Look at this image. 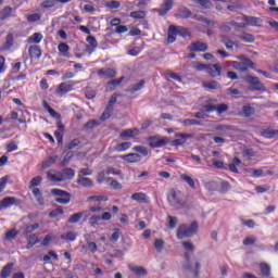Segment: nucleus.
Returning a JSON list of instances; mask_svg holds the SVG:
<instances>
[{"label":"nucleus","mask_w":278,"mask_h":278,"mask_svg":"<svg viewBox=\"0 0 278 278\" xmlns=\"http://www.w3.org/2000/svg\"><path fill=\"white\" fill-rule=\"evenodd\" d=\"M199 231V223L193 222L190 226L182 224L177 229V238L178 240H184V238H190V236H194Z\"/></svg>","instance_id":"obj_1"},{"label":"nucleus","mask_w":278,"mask_h":278,"mask_svg":"<svg viewBox=\"0 0 278 278\" xmlns=\"http://www.w3.org/2000/svg\"><path fill=\"white\" fill-rule=\"evenodd\" d=\"M243 81L245 84H249V89L256 92H266V86L263 85L262 81H260V78L255 76L248 75L243 77Z\"/></svg>","instance_id":"obj_2"},{"label":"nucleus","mask_w":278,"mask_h":278,"mask_svg":"<svg viewBox=\"0 0 278 278\" xmlns=\"http://www.w3.org/2000/svg\"><path fill=\"white\" fill-rule=\"evenodd\" d=\"M51 194L56 197L54 201L55 203H60V205H68V203H71V193L67 191L62 189H52Z\"/></svg>","instance_id":"obj_3"},{"label":"nucleus","mask_w":278,"mask_h":278,"mask_svg":"<svg viewBox=\"0 0 278 278\" xmlns=\"http://www.w3.org/2000/svg\"><path fill=\"white\" fill-rule=\"evenodd\" d=\"M238 60H241V61L231 62V66L235 68V71H241V73H244L253 66V61H251V59L241 56V58H238Z\"/></svg>","instance_id":"obj_4"},{"label":"nucleus","mask_w":278,"mask_h":278,"mask_svg":"<svg viewBox=\"0 0 278 278\" xmlns=\"http://www.w3.org/2000/svg\"><path fill=\"white\" fill-rule=\"evenodd\" d=\"M175 36H186V28H184L182 26L170 25L168 27V33H167L168 45H173V42H175L176 40Z\"/></svg>","instance_id":"obj_5"},{"label":"nucleus","mask_w":278,"mask_h":278,"mask_svg":"<svg viewBox=\"0 0 278 278\" xmlns=\"http://www.w3.org/2000/svg\"><path fill=\"white\" fill-rule=\"evenodd\" d=\"M168 203L172 205V207H177V210L184 207V203H181V200L177 195V191L172 190L169 194L167 195Z\"/></svg>","instance_id":"obj_6"},{"label":"nucleus","mask_w":278,"mask_h":278,"mask_svg":"<svg viewBox=\"0 0 278 278\" xmlns=\"http://www.w3.org/2000/svg\"><path fill=\"white\" fill-rule=\"evenodd\" d=\"M21 201L14 197H5L0 201V211L8 210V207H12V205H20Z\"/></svg>","instance_id":"obj_7"},{"label":"nucleus","mask_w":278,"mask_h":278,"mask_svg":"<svg viewBox=\"0 0 278 278\" xmlns=\"http://www.w3.org/2000/svg\"><path fill=\"white\" fill-rule=\"evenodd\" d=\"M150 147L152 149H160V147H164L165 144H168L167 138H157V137H150L149 138Z\"/></svg>","instance_id":"obj_8"},{"label":"nucleus","mask_w":278,"mask_h":278,"mask_svg":"<svg viewBox=\"0 0 278 278\" xmlns=\"http://www.w3.org/2000/svg\"><path fill=\"white\" fill-rule=\"evenodd\" d=\"M206 71L211 77H220L223 67H220V64L215 63L206 65Z\"/></svg>","instance_id":"obj_9"},{"label":"nucleus","mask_w":278,"mask_h":278,"mask_svg":"<svg viewBox=\"0 0 278 278\" xmlns=\"http://www.w3.org/2000/svg\"><path fill=\"white\" fill-rule=\"evenodd\" d=\"M87 42L88 46L86 47L85 52L91 55V53H94L97 47H99V42H97V38H94V36H88Z\"/></svg>","instance_id":"obj_10"},{"label":"nucleus","mask_w":278,"mask_h":278,"mask_svg":"<svg viewBox=\"0 0 278 278\" xmlns=\"http://www.w3.org/2000/svg\"><path fill=\"white\" fill-rule=\"evenodd\" d=\"M98 76L101 77L102 79H112L116 77V72L114 68H100L98 70Z\"/></svg>","instance_id":"obj_11"},{"label":"nucleus","mask_w":278,"mask_h":278,"mask_svg":"<svg viewBox=\"0 0 278 278\" xmlns=\"http://www.w3.org/2000/svg\"><path fill=\"white\" fill-rule=\"evenodd\" d=\"M175 138L176 139L173 141V146L181 147L182 144H186V140H188V138H192V135L178 132L175 135Z\"/></svg>","instance_id":"obj_12"},{"label":"nucleus","mask_w":278,"mask_h":278,"mask_svg":"<svg viewBox=\"0 0 278 278\" xmlns=\"http://www.w3.org/2000/svg\"><path fill=\"white\" fill-rule=\"evenodd\" d=\"M189 51L192 53L207 51V43L203 41H197L189 46Z\"/></svg>","instance_id":"obj_13"},{"label":"nucleus","mask_w":278,"mask_h":278,"mask_svg":"<svg viewBox=\"0 0 278 278\" xmlns=\"http://www.w3.org/2000/svg\"><path fill=\"white\" fill-rule=\"evenodd\" d=\"M173 0H165V2L161 5V9L157 10L159 16H166L170 10H173Z\"/></svg>","instance_id":"obj_14"},{"label":"nucleus","mask_w":278,"mask_h":278,"mask_svg":"<svg viewBox=\"0 0 278 278\" xmlns=\"http://www.w3.org/2000/svg\"><path fill=\"white\" fill-rule=\"evenodd\" d=\"M122 160L126 161L128 164H136L142 160V156L138 153H129L122 155Z\"/></svg>","instance_id":"obj_15"},{"label":"nucleus","mask_w":278,"mask_h":278,"mask_svg":"<svg viewBox=\"0 0 278 278\" xmlns=\"http://www.w3.org/2000/svg\"><path fill=\"white\" fill-rule=\"evenodd\" d=\"M243 21H245L248 26L251 27H262V18L255 16H244Z\"/></svg>","instance_id":"obj_16"},{"label":"nucleus","mask_w":278,"mask_h":278,"mask_svg":"<svg viewBox=\"0 0 278 278\" xmlns=\"http://www.w3.org/2000/svg\"><path fill=\"white\" fill-rule=\"evenodd\" d=\"M119 136L121 138H136V136H140V130L138 128L125 129Z\"/></svg>","instance_id":"obj_17"},{"label":"nucleus","mask_w":278,"mask_h":278,"mask_svg":"<svg viewBox=\"0 0 278 278\" xmlns=\"http://www.w3.org/2000/svg\"><path fill=\"white\" fill-rule=\"evenodd\" d=\"M61 175L62 181H68L75 177V169L73 168H65L63 172H59Z\"/></svg>","instance_id":"obj_18"},{"label":"nucleus","mask_w":278,"mask_h":278,"mask_svg":"<svg viewBox=\"0 0 278 278\" xmlns=\"http://www.w3.org/2000/svg\"><path fill=\"white\" fill-rule=\"evenodd\" d=\"M58 50L60 52V54L62 55V58H71V47L68 45H66L65 42H61L58 46Z\"/></svg>","instance_id":"obj_19"},{"label":"nucleus","mask_w":278,"mask_h":278,"mask_svg":"<svg viewBox=\"0 0 278 278\" xmlns=\"http://www.w3.org/2000/svg\"><path fill=\"white\" fill-rule=\"evenodd\" d=\"M77 184L83 188H92V186H94V184L92 182V179L84 176H78Z\"/></svg>","instance_id":"obj_20"},{"label":"nucleus","mask_w":278,"mask_h":278,"mask_svg":"<svg viewBox=\"0 0 278 278\" xmlns=\"http://www.w3.org/2000/svg\"><path fill=\"white\" fill-rule=\"evenodd\" d=\"M28 53H29L30 58H34L35 60H40V58L42 55V51L40 50V48L38 46H30L28 49Z\"/></svg>","instance_id":"obj_21"},{"label":"nucleus","mask_w":278,"mask_h":278,"mask_svg":"<svg viewBox=\"0 0 278 278\" xmlns=\"http://www.w3.org/2000/svg\"><path fill=\"white\" fill-rule=\"evenodd\" d=\"M72 90H73V85L67 83H61L56 88L58 94H66V92H71Z\"/></svg>","instance_id":"obj_22"},{"label":"nucleus","mask_w":278,"mask_h":278,"mask_svg":"<svg viewBox=\"0 0 278 278\" xmlns=\"http://www.w3.org/2000/svg\"><path fill=\"white\" fill-rule=\"evenodd\" d=\"M132 201H137L138 203H149V197L144 192H137L131 195Z\"/></svg>","instance_id":"obj_23"},{"label":"nucleus","mask_w":278,"mask_h":278,"mask_svg":"<svg viewBox=\"0 0 278 278\" xmlns=\"http://www.w3.org/2000/svg\"><path fill=\"white\" fill-rule=\"evenodd\" d=\"M123 79H125L124 76H122L121 78L118 79H113L111 81H109L106 84V90H109L110 92H112V90H115L116 87L121 86V84H123Z\"/></svg>","instance_id":"obj_24"},{"label":"nucleus","mask_w":278,"mask_h":278,"mask_svg":"<svg viewBox=\"0 0 278 278\" xmlns=\"http://www.w3.org/2000/svg\"><path fill=\"white\" fill-rule=\"evenodd\" d=\"M42 105L45 110H47V112L50 114V116H52V118H56V119L61 118L60 113L55 112V110H53L46 100L42 101Z\"/></svg>","instance_id":"obj_25"},{"label":"nucleus","mask_w":278,"mask_h":278,"mask_svg":"<svg viewBox=\"0 0 278 278\" xmlns=\"http://www.w3.org/2000/svg\"><path fill=\"white\" fill-rule=\"evenodd\" d=\"M56 161H58V155L50 156V157L46 159V160L41 163V168H42V169L51 168V166H53V164H55Z\"/></svg>","instance_id":"obj_26"},{"label":"nucleus","mask_w":278,"mask_h":278,"mask_svg":"<svg viewBox=\"0 0 278 278\" xmlns=\"http://www.w3.org/2000/svg\"><path fill=\"white\" fill-rule=\"evenodd\" d=\"M61 240H65V242H75V240H77V233L73 231H67L61 235Z\"/></svg>","instance_id":"obj_27"},{"label":"nucleus","mask_w":278,"mask_h":278,"mask_svg":"<svg viewBox=\"0 0 278 278\" xmlns=\"http://www.w3.org/2000/svg\"><path fill=\"white\" fill-rule=\"evenodd\" d=\"M131 273L137 275V277H147V270L142 266H134L130 267Z\"/></svg>","instance_id":"obj_28"},{"label":"nucleus","mask_w":278,"mask_h":278,"mask_svg":"<svg viewBox=\"0 0 278 278\" xmlns=\"http://www.w3.org/2000/svg\"><path fill=\"white\" fill-rule=\"evenodd\" d=\"M28 45H31L34 42L35 45H39V42H42V34L35 33L27 39Z\"/></svg>","instance_id":"obj_29"},{"label":"nucleus","mask_w":278,"mask_h":278,"mask_svg":"<svg viewBox=\"0 0 278 278\" xmlns=\"http://www.w3.org/2000/svg\"><path fill=\"white\" fill-rule=\"evenodd\" d=\"M47 179H48V181H53L54 184L63 181L60 172L58 174H53L51 172H48L47 173Z\"/></svg>","instance_id":"obj_30"},{"label":"nucleus","mask_w":278,"mask_h":278,"mask_svg":"<svg viewBox=\"0 0 278 278\" xmlns=\"http://www.w3.org/2000/svg\"><path fill=\"white\" fill-rule=\"evenodd\" d=\"M14 267V264H12V263H9V264H7L3 268H2V270H1V277L2 278H8V277H10V275H12V268Z\"/></svg>","instance_id":"obj_31"},{"label":"nucleus","mask_w":278,"mask_h":278,"mask_svg":"<svg viewBox=\"0 0 278 278\" xmlns=\"http://www.w3.org/2000/svg\"><path fill=\"white\" fill-rule=\"evenodd\" d=\"M240 164H242V161L238 157H235L232 162L228 165L229 170H231V173H238V166H240Z\"/></svg>","instance_id":"obj_32"},{"label":"nucleus","mask_w":278,"mask_h":278,"mask_svg":"<svg viewBox=\"0 0 278 278\" xmlns=\"http://www.w3.org/2000/svg\"><path fill=\"white\" fill-rule=\"evenodd\" d=\"M178 18H190L192 12L188 8H182L177 13Z\"/></svg>","instance_id":"obj_33"},{"label":"nucleus","mask_w":278,"mask_h":278,"mask_svg":"<svg viewBox=\"0 0 278 278\" xmlns=\"http://www.w3.org/2000/svg\"><path fill=\"white\" fill-rule=\"evenodd\" d=\"M12 16V8L7 7L0 12V21H5L7 18H10Z\"/></svg>","instance_id":"obj_34"},{"label":"nucleus","mask_w":278,"mask_h":278,"mask_svg":"<svg viewBox=\"0 0 278 278\" xmlns=\"http://www.w3.org/2000/svg\"><path fill=\"white\" fill-rule=\"evenodd\" d=\"M127 149H131V142L117 143L115 147L117 153H123V151H127Z\"/></svg>","instance_id":"obj_35"},{"label":"nucleus","mask_w":278,"mask_h":278,"mask_svg":"<svg viewBox=\"0 0 278 278\" xmlns=\"http://www.w3.org/2000/svg\"><path fill=\"white\" fill-rule=\"evenodd\" d=\"M239 40H242V42H255V37L249 33H242L239 36Z\"/></svg>","instance_id":"obj_36"},{"label":"nucleus","mask_w":278,"mask_h":278,"mask_svg":"<svg viewBox=\"0 0 278 278\" xmlns=\"http://www.w3.org/2000/svg\"><path fill=\"white\" fill-rule=\"evenodd\" d=\"M276 136H278V130L274 129H266L262 132V137L267 139L276 138Z\"/></svg>","instance_id":"obj_37"},{"label":"nucleus","mask_w":278,"mask_h":278,"mask_svg":"<svg viewBox=\"0 0 278 278\" xmlns=\"http://www.w3.org/2000/svg\"><path fill=\"white\" fill-rule=\"evenodd\" d=\"M262 277H268L270 275V265L262 263L260 265Z\"/></svg>","instance_id":"obj_38"},{"label":"nucleus","mask_w":278,"mask_h":278,"mask_svg":"<svg viewBox=\"0 0 278 278\" xmlns=\"http://www.w3.org/2000/svg\"><path fill=\"white\" fill-rule=\"evenodd\" d=\"M130 18H136V20L147 18V12L146 11H132V12H130Z\"/></svg>","instance_id":"obj_39"},{"label":"nucleus","mask_w":278,"mask_h":278,"mask_svg":"<svg viewBox=\"0 0 278 278\" xmlns=\"http://www.w3.org/2000/svg\"><path fill=\"white\" fill-rule=\"evenodd\" d=\"M83 216H84V213L81 212L75 213L70 216L68 223H71L72 225H75L76 223H79V220H81Z\"/></svg>","instance_id":"obj_40"},{"label":"nucleus","mask_w":278,"mask_h":278,"mask_svg":"<svg viewBox=\"0 0 278 278\" xmlns=\"http://www.w3.org/2000/svg\"><path fill=\"white\" fill-rule=\"evenodd\" d=\"M180 178L182 179V181H186V184H188V186H190L192 189L197 188V185L194 184V179H192V177L188 176L187 174H181Z\"/></svg>","instance_id":"obj_41"},{"label":"nucleus","mask_w":278,"mask_h":278,"mask_svg":"<svg viewBox=\"0 0 278 278\" xmlns=\"http://www.w3.org/2000/svg\"><path fill=\"white\" fill-rule=\"evenodd\" d=\"M179 123H181L182 125L190 127L192 125H199V126H203V123H201V121L199 119H184V121H179Z\"/></svg>","instance_id":"obj_42"},{"label":"nucleus","mask_w":278,"mask_h":278,"mask_svg":"<svg viewBox=\"0 0 278 278\" xmlns=\"http://www.w3.org/2000/svg\"><path fill=\"white\" fill-rule=\"evenodd\" d=\"M242 113H243V116L245 117L253 116L255 114V109L251 105H244L242 108Z\"/></svg>","instance_id":"obj_43"},{"label":"nucleus","mask_w":278,"mask_h":278,"mask_svg":"<svg viewBox=\"0 0 278 278\" xmlns=\"http://www.w3.org/2000/svg\"><path fill=\"white\" fill-rule=\"evenodd\" d=\"M105 8H109L110 10H118V8H121V2L116 0H109L105 2Z\"/></svg>","instance_id":"obj_44"},{"label":"nucleus","mask_w":278,"mask_h":278,"mask_svg":"<svg viewBox=\"0 0 278 278\" xmlns=\"http://www.w3.org/2000/svg\"><path fill=\"white\" fill-rule=\"evenodd\" d=\"M112 112H114V108L106 105L102 116L101 121H108L112 116Z\"/></svg>","instance_id":"obj_45"},{"label":"nucleus","mask_w":278,"mask_h":278,"mask_svg":"<svg viewBox=\"0 0 278 278\" xmlns=\"http://www.w3.org/2000/svg\"><path fill=\"white\" fill-rule=\"evenodd\" d=\"M12 47H14V35L8 34L4 49H12Z\"/></svg>","instance_id":"obj_46"},{"label":"nucleus","mask_w":278,"mask_h":278,"mask_svg":"<svg viewBox=\"0 0 278 278\" xmlns=\"http://www.w3.org/2000/svg\"><path fill=\"white\" fill-rule=\"evenodd\" d=\"M132 151H137V153H140L143 157H147V155H149V150L143 146L134 147Z\"/></svg>","instance_id":"obj_47"},{"label":"nucleus","mask_w":278,"mask_h":278,"mask_svg":"<svg viewBox=\"0 0 278 278\" xmlns=\"http://www.w3.org/2000/svg\"><path fill=\"white\" fill-rule=\"evenodd\" d=\"M142 86H144V80H140L139 83L132 85L129 89L128 92H130L131 94H134V92H138V90H140L142 88Z\"/></svg>","instance_id":"obj_48"},{"label":"nucleus","mask_w":278,"mask_h":278,"mask_svg":"<svg viewBox=\"0 0 278 278\" xmlns=\"http://www.w3.org/2000/svg\"><path fill=\"white\" fill-rule=\"evenodd\" d=\"M42 184V178L40 176L34 177L29 182V188H38Z\"/></svg>","instance_id":"obj_49"},{"label":"nucleus","mask_w":278,"mask_h":278,"mask_svg":"<svg viewBox=\"0 0 278 278\" xmlns=\"http://www.w3.org/2000/svg\"><path fill=\"white\" fill-rule=\"evenodd\" d=\"M39 242H40V240L38 239V237L36 235L29 236L27 249H31V247H35V244H38Z\"/></svg>","instance_id":"obj_50"},{"label":"nucleus","mask_w":278,"mask_h":278,"mask_svg":"<svg viewBox=\"0 0 278 278\" xmlns=\"http://www.w3.org/2000/svg\"><path fill=\"white\" fill-rule=\"evenodd\" d=\"M108 181H110V186L113 190H123V185H121V182H118V180L108 178Z\"/></svg>","instance_id":"obj_51"},{"label":"nucleus","mask_w":278,"mask_h":278,"mask_svg":"<svg viewBox=\"0 0 278 278\" xmlns=\"http://www.w3.org/2000/svg\"><path fill=\"white\" fill-rule=\"evenodd\" d=\"M99 223H101V215H92L89 218V225L91 227H97V225H99Z\"/></svg>","instance_id":"obj_52"},{"label":"nucleus","mask_w":278,"mask_h":278,"mask_svg":"<svg viewBox=\"0 0 278 278\" xmlns=\"http://www.w3.org/2000/svg\"><path fill=\"white\" fill-rule=\"evenodd\" d=\"M248 173L251 177H262L264 175V170L255 168L248 169Z\"/></svg>","instance_id":"obj_53"},{"label":"nucleus","mask_w":278,"mask_h":278,"mask_svg":"<svg viewBox=\"0 0 278 278\" xmlns=\"http://www.w3.org/2000/svg\"><path fill=\"white\" fill-rule=\"evenodd\" d=\"M87 201L90 203L92 201L94 202H101V201H108V197H103V195H91L87 199Z\"/></svg>","instance_id":"obj_54"},{"label":"nucleus","mask_w":278,"mask_h":278,"mask_svg":"<svg viewBox=\"0 0 278 278\" xmlns=\"http://www.w3.org/2000/svg\"><path fill=\"white\" fill-rule=\"evenodd\" d=\"M222 42L225 45V47H226V49H228V51H233V46L237 45V42L231 41V39H223Z\"/></svg>","instance_id":"obj_55"},{"label":"nucleus","mask_w":278,"mask_h":278,"mask_svg":"<svg viewBox=\"0 0 278 278\" xmlns=\"http://www.w3.org/2000/svg\"><path fill=\"white\" fill-rule=\"evenodd\" d=\"M154 247H155L157 253H162V251L164 250V240H162V239H156V240L154 241Z\"/></svg>","instance_id":"obj_56"},{"label":"nucleus","mask_w":278,"mask_h":278,"mask_svg":"<svg viewBox=\"0 0 278 278\" xmlns=\"http://www.w3.org/2000/svg\"><path fill=\"white\" fill-rule=\"evenodd\" d=\"M58 0H46L41 3V7L45 8L46 10H49V8H55V3Z\"/></svg>","instance_id":"obj_57"},{"label":"nucleus","mask_w":278,"mask_h":278,"mask_svg":"<svg viewBox=\"0 0 278 278\" xmlns=\"http://www.w3.org/2000/svg\"><path fill=\"white\" fill-rule=\"evenodd\" d=\"M64 214V210L62 207H58L49 213L50 218H58V216Z\"/></svg>","instance_id":"obj_58"},{"label":"nucleus","mask_w":278,"mask_h":278,"mask_svg":"<svg viewBox=\"0 0 278 278\" xmlns=\"http://www.w3.org/2000/svg\"><path fill=\"white\" fill-rule=\"evenodd\" d=\"M218 86H220V85L216 80L208 81V83L204 84V88H207L208 90H216V88H218Z\"/></svg>","instance_id":"obj_59"},{"label":"nucleus","mask_w":278,"mask_h":278,"mask_svg":"<svg viewBox=\"0 0 278 278\" xmlns=\"http://www.w3.org/2000/svg\"><path fill=\"white\" fill-rule=\"evenodd\" d=\"M18 150V144H16V141H10L8 144H7V151L9 153H12V151H17Z\"/></svg>","instance_id":"obj_60"},{"label":"nucleus","mask_w":278,"mask_h":278,"mask_svg":"<svg viewBox=\"0 0 278 278\" xmlns=\"http://www.w3.org/2000/svg\"><path fill=\"white\" fill-rule=\"evenodd\" d=\"M26 18H27L28 23H36V22L40 21V14L34 13L30 15H26Z\"/></svg>","instance_id":"obj_61"},{"label":"nucleus","mask_w":278,"mask_h":278,"mask_svg":"<svg viewBox=\"0 0 278 278\" xmlns=\"http://www.w3.org/2000/svg\"><path fill=\"white\" fill-rule=\"evenodd\" d=\"M192 68H194L195 71H207V65L202 64L200 62H193Z\"/></svg>","instance_id":"obj_62"},{"label":"nucleus","mask_w":278,"mask_h":278,"mask_svg":"<svg viewBox=\"0 0 278 278\" xmlns=\"http://www.w3.org/2000/svg\"><path fill=\"white\" fill-rule=\"evenodd\" d=\"M231 188V186L229 185V182L227 181H222L220 186H219V192H229V189Z\"/></svg>","instance_id":"obj_63"},{"label":"nucleus","mask_w":278,"mask_h":278,"mask_svg":"<svg viewBox=\"0 0 278 278\" xmlns=\"http://www.w3.org/2000/svg\"><path fill=\"white\" fill-rule=\"evenodd\" d=\"M18 232L15 230V229H12V230H9L5 236H4V239L5 240H14V238H16V235Z\"/></svg>","instance_id":"obj_64"}]
</instances>
